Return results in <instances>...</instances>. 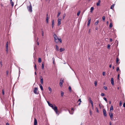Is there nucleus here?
<instances>
[{"mask_svg":"<svg viewBox=\"0 0 125 125\" xmlns=\"http://www.w3.org/2000/svg\"><path fill=\"white\" fill-rule=\"evenodd\" d=\"M90 115H91L92 114V112H91V110H90Z\"/></svg>","mask_w":125,"mask_h":125,"instance_id":"09e8293b","label":"nucleus"},{"mask_svg":"<svg viewBox=\"0 0 125 125\" xmlns=\"http://www.w3.org/2000/svg\"><path fill=\"white\" fill-rule=\"evenodd\" d=\"M89 99H90V100H89V102L91 104H93V102L91 100V98H89Z\"/></svg>","mask_w":125,"mask_h":125,"instance_id":"393cba45","label":"nucleus"},{"mask_svg":"<svg viewBox=\"0 0 125 125\" xmlns=\"http://www.w3.org/2000/svg\"><path fill=\"white\" fill-rule=\"evenodd\" d=\"M47 103H48V105L49 104H50L49 102L48 101H47Z\"/></svg>","mask_w":125,"mask_h":125,"instance_id":"69168bd1","label":"nucleus"},{"mask_svg":"<svg viewBox=\"0 0 125 125\" xmlns=\"http://www.w3.org/2000/svg\"><path fill=\"white\" fill-rule=\"evenodd\" d=\"M42 69H43L44 68V63L43 62H42Z\"/></svg>","mask_w":125,"mask_h":125,"instance_id":"6ab92c4d","label":"nucleus"},{"mask_svg":"<svg viewBox=\"0 0 125 125\" xmlns=\"http://www.w3.org/2000/svg\"><path fill=\"white\" fill-rule=\"evenodd\" d=\"M6 72L7 74V75H8V73H9L8 71H7Z\"/></svg>","mask_w":125,"mask_h":125,"instance_id":"603ef678","label":"nucleus"},{"mask_svg":"<svg viewBox=\"0 0 125 125\" xmlns=\"http://www.w3.org/2000/svg\"><path fill=\"white\" fill-rule=\"evenodd\" d=\"M38 91V88L37 87L35 88L34 90V93L36 94H38V93L37 92Z\"/></svg>","mask_w":125,"mask_h":125,"instance_id":"423d86ee","label":"nucleus"},{"mask_svg":"<svg viewBox=\"0 0 125 125\" xmlns=\"http://www.w3.org/2000/svg\"><path fill=\"white\" fill-rule=\"evenodd\" d=\"M111 82L112 84L113 85H114V79L113 78H112L111 79Z\"/></svg>","mask_w":125,"mask_h":125,"instance_id":"9b49d317","label":"nucleus"},{"mask_svg":"<svg viewBox=\"0 0 125 125\" xmlns=\"http://www.w3.org/2000/svg\"><path fill=\"white\" fill-rule=\"evenodd\" d=\"M48 89L49 90V91H50V93H51V92H52V90L51 89V88L50 87H48Z\"/></svg>","mask_w":125,"mask_h":125,"instance_id":"412c9836","label":"nucleus"},{"mask_svg":"<svg viewBox=\"0 0 125 125\" xmlns=\"http://www.w3.org/2000/svg\"><path fill=\"white\" fill-rule=\"evenodd\" d=\"M6 125H9V124L7 123H6Z\"/></svg>","mask_w":125,"mask_h":125,"instance_id":"0e129e2a","label":"nucleus"},{"mask_svg":"<svg viewBox=\"0 0 125 125\" xmlns=\"http://www.w3.org/2000/svg\"><path fill=\"white\" fill-rule=\"evenodd\" d=\"M61 19H58V25L59 26L61 24Z\"/></svg>","mask_w":125,"mask_h":125,"instance_id":"0eeeda50","label":"nucleus"},{"mask_svg":"<svg viewBox=\"0 0 125 125\" xmlns=\"http://www.w3.org/2000/svg\"><path fill=\"white\" fill-rule=\"evenodd\" d=\"M80 11H78V12L77 13V15L78 16H79L80 15Z\"/></svg>","mask_w":125,"mask_h":125,"instance_id":"c9c22d12","label":"nucleus"},{"mask_svg":"<svg viewBox=\"0 0 125 125\" xmlns=\"http://www.w3.org/2000/svg\"><path fill=\"white\" fill-rule=\"evenodd\" d=\"M91 104L92 109H94V106H93V104Z\"/></svg>","mask_w":125,"mask_h":125,"instance_id":"49530a36","label":"nucleus"},{"mask_svg":"<svg viewBox=\"0 0 125 125\" xmlns=\"http://www.w3.org/2000/svg\"><path fill=\"white\" fill-rule=\"evenodd\" d=\"M94 10V8L93 7H92L90 9V12L92 13Z\"/></svg>","mask_w":125,"mask_h":125,"instance_id":"a211bd4d","label":"nucleus"},{"mask_svg":"<svg viewBox=\"0 0 125 125\" xmlns=\"http://www.w3.org/2000/svg\"><path fill=\"white\" fill-rule=\"evenodd\" d=\"M115 4H113L112 6H111V9H113L114 8V6Z\"/></svg>","mask_w":125,"mask_h":125,"instance_id":"c85d7f7f","label":"nucleus"},{"mask_svg":"<svg viewBox=\"0 0 125 125\" xmlns=\"http://www.w3.org/2000/svg\"><path fill=\"white\" fill-rule=\"evenodd\" d=\"M0 64H1V66H2V62H1H1H0Z\"/></svg>","mask_w":125,"mask_h":125,"instance_id":"13d9d810","label":"nucleus"},{"mask_svg":"<svg viewBox=\"0 0 125 125\" xmlns=\"http://www.w3.org/2000/svg\"><path fill=\"white\" fill-rule=\"evenodd\" d=\"M41 83V84H42L43 83V79L42 76L40 77Z\"/></svg>","mask_w":125,"mask_h":125,"instance_id":"ddd939ff","label":"nucleus"},{"mask_svg":"<svg viewBox=\"0 0 125 125\" xmlns=\"http://www.w3.org/2000/svg\"><path fill=\"white\" fill-rule=\"evenodd\" d=\"M113 25L112 23H111L110 24L109 27L110 28H111L112 27Z\"/></svg>","mask_w":125,"mask_h":125,"instance_id":"c756f323","label":"nucleus"},{"mask_svg":"<svg viewBox=\"0 0 125 125\" xmlns=\"http://www.w3.org/2000/svg\"><path fill=\"white\" fill-rule=\"evenodd\" d=\"M2 93L4 95V90L3 89L2 90Z\"/></svg>","mask_w":125,"mask_h":125,"instance_id":"8fccbe9b","label":"nucleus"},{"mask_svg":"<svg viewBox=\"0 0 125 125\" xmlns=\"http://www.w3.org/2000/svg\"><path fill=\"white\" fill-rule=\"evenodd\" d=\"M29 3H30V5L27 6V8L28 10L29 11L31 12L32 11V7L30 2H29Z\"/></svg>","mask_w":125,"mask_h":125,"instance_id":"f03ea898","label":"nucleus"},{"mask_svg":"<svg viewBox=\"0 0 125 125\" xmlns=\"http://www.w3.org/2000/svg\"><path fill=\"white\" fill-rule=\"evenodd\" d=\"M52 60L53 62H54L55 61V59L54 57L53 58H52Z\"/></svg>","mask_w":125,"mask_h":125,"instance_id":"5fc2aeb1","label":"nucleus"},{"mask_svg":"<svg viewBox=\"0 0 125 125\" xmlns=\"http://www.w3.org/2000/svg\"><path fill=\"white\" fill-rule=\"evenodd\" d=\"M63 80L62 79H61L60 83V85L61 87H62V83H63Z\"/></svg>","mask_w":125,"mask_h":125,"instance_id":"39448f33","label":"nucleus"},{"mask_svg":"<svg viewBox=\"0 0 125 125\" xmlns=\"http://www.w3.org/2000/svg\"><path fill=\"white\" fill-rule=\"evenodd\" d=\"M61 96H62L64 95V93L62 91H61Z\"/></svg>","mask_w":125,"mask_h":125,"instance_id":"7c9ffc66","label":"nucleus"},{"mask_svg":"<svg viewBox=\"0 0 125 125\" xmlns=\"http://www.w3.org/2000/svg\"><path fill=\"white\" fill-rule=\"evenodd\" d=\"M37 120L35 118H34V125H37Z\"/></svg>","mask_w":125,"mask_h":125,"instance_id":"1a4fd4ad","label":"nucleus"},{"mask_svg":"<svg viewBox=\"0 0 125 125\" xmlns=\"http://www.w3.org/2000/svg\"><path fill=\"white\" fill-rule=\"evenodd\" d=\"M94 83L95 86H96L97 85V82H94Z\"/></svg>","mask_w":125,"mask_h":125,"instance_id":"de8ad7c7","label":"nucleus"},{"mask_svg":"<svg viewBox=\"0 0 125 125\" xmlns=\"http://www.w3.org/2000/svg\"><path fill=\"white\" fill-rule=\"evenodd\" d=\"M123 106L124 107H125V103H124L123 104Z\"/></svg>","mask_w":125,"mask_h":125,"instance_id":"6e6d98bb","label":"nucleus"},{"mask_svg":"<svg viewBox=\"0 0 125 125\" xmlns=\"http://www.w3.org/2000/svg\"><path fill=\"white\" fill-rule=\"evenodd\" d=\"M95 110H96L97 112V113L99 112V111L98 110V108L97 107H96Z\"/></svg>","mask_w":125,"mask_h":125,"instance_id":"72a5a7b5","label":"nucleus"},{"mask_svg":"<svg viewBox=\"0 0 125 125\" xmlns=\"http://www.w3.org/2000/svg\"><path fill=\"white\" fill-rule=\"evenodd\" d=\"M110 47V45L109 44H108L107 45V48L108 49H109V48Z\"/></svg>","mask_w":125,"mask_h":125,"instance_id":"58836bf2","label":"nucleus"},{"mask_svg":"<svg viewBox=\"0 0 125 125\" xmlns=\"http://www.w3.org/2000/svg\"><path fill=\"white\" fill-rule=\"evenodd\" d=\"M48 19L49 18L46 17V21L47 23H48Z\"/></svg>","mask_w":125,"mask_h":125,"instance_id":"b1692460","label":"nucleus"},{"mask_svg":"<svg viewBox=\"0 0 125 125\" xmlns=\"http://www.w3.org/2000/svg\"><path fill=\"white\" fill-rule=\"evenodd\" d=\"M69 112L70 113V114H71L72 115L73 114V112H72V113L71 114L70 113V112L69 111Z\"/></svg>","mask_w":125,"mask_h":125,"instance_id":"052dcab7","label":"nucleus"},{"mask_svg":"<svg viewBox=\"0 0 125 125\" xmlns=\"http://www.w3.org/2000/svg\"><path fill=\"white\" fill-rule=\"evenodd\" d=\"M109 104H111V101H109Z\"/></svg>","mask_w":125,"mask_h":125,"instance_id":"338daca9","label":"nucleus"},{"mask_svg":"<svg viewBox=\"0 0 125 125\" xmlns=\"http://www.w3.org/2000/svg\"><path fill=\"white\" fill-rule=\"evenodd\" d=\"M109 114L111 119L112 120L113 117V114L112 113L110 112L109 113Z\"/></svg>","mask_w":125,"mask_h":125,"instance_id":"6e6552de","label":"nucleus"},{"mask_svg":"<svg viewBox=\"0 0 125 125\" xmlns=\"http://www.w3.org/2000/svg\"><path fill=\"white\" fill-rule=\"evenodd\" d=\"M110 41L111 42L112 41V39H111V38H110Z\"/></svg>","mask_w":125,"mask_h":125,"instance_id":"bf43d9fd","label":"nucleus"},{"mask_svg":"<svg viewBox=\"0 0 125 125\" xmlns=\"http://www.w3.org/2000/svg\"><path fill=\"white\" fill-rule=\"evenodd\" d=\"M119 59L118 57L116 58V63L117 64L118 63V62L119 61Z\"/></svg>","mask_w":125,"mask_h":125,"instance_id":"a878e982","label":"nucleus"},{"mask_svg":"<svg viewBox=\"0 0 125 125\" xmlns=\"http://www.w3.org/2000/svg\"><path fill=\"white\" fill-rule=\"evenodd\" d=\"M61 43H62V40L61 39H58V40Z\"/></svg>","mask_w":125,"mask_h":125,"instance_id":"473e14b6","label":"nucleus"},{"mask_svg":"<svg viewBox=\"0 0 125 125\" xmlns=\"http://www.w3.org/2000/svg\"><path fill=\"white\" fill-rule=\"evenodd\" d=\"M69 90H70V91H71V88L70 86H69Z\"/></svg>","mask_w":125,"mask_h":125,"instance_id":"ea45409f","label":"nucleus"},{"mask_svg":"<svg viewBox=\"0 0 125 125\" xmlns=\"http://www.w3.org/2000/svg\"><path fill=\"white\" fill-rule=\"evenodd\" d=\"M11 5L12 7H13L14 5V2H11Z\"/></svg>","mask_w":125,"mask_h":125,"instance_id":"4c0bfd02","label":"nucleus"},{"mask_svg":"<svg viewBox=\"0 0 125 125\" xmlns=\"http://www.w3.org/2000/svg\"><path fill=\"white\" fill-rule=\"evenodd\" d=\"M113 110V106L112 105H111V107H110V112H111V110L112 111Z\"/></svg>","mask_w":125,"mask_h":125,"instance_id":"dca6fc26","label":"nucleus"},{"mask_svg":"<svg viewBox=\"0 0 125 125\" xmlns=\"http://www.w3.org/2000/svg\"><path fill=\"white\" fill-rule=\"evenodd\" d=\"M46 17L49 18V17H48V14H46Z\"/></svg>","mask_w":125,"mask_h":125,"instance_id":"4d7b16f0","label":"nucleus"},{"mask_svg":"<svg viewBox=\"0 0 125 125\" xmlns=\"http://www.w3.org/2000/svg\"><path fill=\"white\" fill-rule=\"evenodd\" d=\"M105 16H103V17H102L103 20V21L105 20Z\"/></svg>","mask_w":125,"mask_h":125,"instance_id":"e433bc0d","label":"nucleus"},{"mask_svg":"<svg viewBox=\"0 0 125 125\" xmlns=\"http://www.w3.org/2000/svg\"><path fill=\"white\" fill-rule=\"evenodd\" d=\"M56 49L57 51H58L59 50V48L58 47V46H57V45H56Z\"/></svg>","mask_w":125,"mask_h":125,"instance_id":"5701e85b","label":"nucleus"},{"mask_svg":"<svg viewBox=\"0 0 125 125\" xmlns=\"http://www.w3.org/2000/svg\"><path fill=\"white\" fill-rule=\"evenodd\" d=\"M8 42H7L6 44V52L7 53L8 51Z\"/></svg>","mask_w":125,"mask_h":125,"instance_id":"20e7f679","label":"nucleus"},{"mask_svg":"<svg viewBox=\"0 0 125 125\" xmlns=\"http://www.w3.org/2000/svg\"><path fill=\"white\" fill-rule=\"evenodd\" d=\"M36 70H35V73H34L35 74V75H36V74H37V73H36Z\"/></svg>","mask_w":125,"mask_h":125,"instance_id":"680f3d73","label":"nucleus"},{"mask_svg":"<svg viewBox=\"0 0 125 125\" xmlns=\"http://www.w3.org/2000/svg\"><path fill=\"white\" fill-rule=\"evenodd\" d=\"M103 112L104 115L105 116H106L107 115L106 114V111L104 109H103Z\"/></svg>","mask_w":125,"mask_h":125,"instance_id":"9d476101","label":"nucleus"},{"mask_svg":"<svg viewBox=\"0 0 125 125\" xmlns=\"http://www.w3.org/2000/svg\"><path fill=\"white\" fill-rule=\"evenodd\" d=\"M122 102L121 101H120V102L119 103V105L120 106H121L122 105Z\"/></svg>","mask_w":125,"mask_h":125,"instance_id":"a18cd8bd","label":"nucleus"},{"mask_svg":"<svg viewBox=\"0 0 125 125\" xmlns=\"http://www.w3.org/2000/svg\"><path fill=\"white\" fill-rule=\"evenodd\" d=\"M99 22V21H97L95 22L94 24L96 25H97L98 23Z\"/></svg>","mask_w":125,"mask_h":125,"instance_id":"aec40b11","label":"nucleus"},{"mask_svg":"<svg viewBox=\"0 0 125 125\" xmlns=\"http://www.w3.org/2000/svg\"><path fill=\"white\" fill-rule=\"evenodd\" d=\"M119 70V68L118 67H117L116 68V71L118 72Z\"/></svg>","mask_w":125,"mask_h":125,"instance_id":"79ce46f5","label":"nucleus"},{"mask_svg":"<svg viewBox=\"0 0 125 125\" xmlns=\"http://www.w3.org/2000/svg\"><path fill=\"white\" fill-rule=\"evenodd\" d=\"M49 105L50 107L52 108V109H53L54 111L55 112L56 114H57L58 115H59V114L58 113L57 108L55 104H53V105H52V104L50 103L49 104Z\"/></svg>","mask_w":125,"mask_h":125,"instance_id":"f257e3e1","label":"nucleus"},{"mask_svg":"<svg viewBox=\"0 0 125 125\" xmlns=\"http://www.w3.org/2000/svg\"><path fill=\"white\" fill-rule=\"evenodd\" d=\"M34 68L35 70H37L36 65L35 64L34 65Z\"/></svg>","mask_w":125,"mask_h":125,"instance_id":"cd10ccee","label":"nucleus"},{"mask_svg":"<svg viewBox=\"0 0 125 125\" xmlns=\"http://www.w3.org/2000/svg\"><path fill=\"white\" fill-rule=\"evenodd\" d=\"M101 2L100 0H99L98 1V2L96 3V5L97 6H99L100 5V4Z\"/></svg>","mask_w":125,"mask_h":125,"instance_id":"4468645a","label":"nucleus"},{"mask_svg":"<svg viewBox=\"0 0 125 125\" xmlns=\"http://www.w3.org/2000/svg\"><path fill=\"white\" fill-rule=\"evenodd\" d=\"M104 99L106 102H107V99H106V98L105 97H104Z\"/></svg>","mask_w":125,"mask_h":125,"instance_id":"c03bdc74","label":"nucleus"},{"mask_svg":"<svg viewBox=\"0 0 125 125\" xmlns=\"http://www.w3.org/2000/svg\"><path fill=\"white\" fill-rule=\"evenodd\" d=\"M52 28H53L54 26V20H53L52 21Z\"/></svg>","mask_w":125,"mask_h":125,"instance_id":"f8f14e48","label":"nucleus"},{"mask_svg":"<svg viewBox=\"0 0 125 125\" xmlns=\"http://www.w3.org/2000/svg\"><path fill=\"white\" fill-rule=\"evenodd\" d=\"M104 89L105 90H107V89L106 86H104L103 87Z\"/></svg>","mask_w":125,"mask_h":125,"instance_id":"f704fd0d","label":"nucleus"},{"mask_svg":"<svg viewBox=\"0 0 125 125\" xmlns=\"http://www.w3.org/2000/svg\"><path fill=\"white\" fill-rule=\"evenodd\" d=\"M79 101L80 102H81V99H79V100L78 101V102H79Z\"/></svg>","mask_w":125,"mask_h":125,"instance_id":"864d4df0","label":"nucleus"},{"mask_svg":"<svg viewBox=\"0 0 125 125\" xmlns=\"http://www.w3.org/2000/svg\"><path fill=\"white\" fill-rule=\"evenodd\" d=\"M61 13L60 12H58V14L57 16V17H58L60 15V14Z\"/></svg>","mask_w":125,"mask_h":125,"instance_id":"2f4dec72","label":"nucleus"},{"mask_svg":"<svg viewBox=\"0 0 125 125\" xmlns=\"http://www.w3.org/2000/svg\"><path fill=\"white\" fill-rule=\"evenodd\" d=\"M101 95L102 96H104V93H102L101 94Z\"/></svg>","mask_w":125,"mask_h":125,"instance_id":"a19ab883","label":"nucleus"},{"mask_svg":"<svg viewBox=\"0 0 125 125\" xmlns=\"http://www.w3.org/2000/svg\"><path fill=\"white\" fill-rule=\"evenodd\" d=\"M110 68H111V67H112V65L111 64H110V65H109V66Z\"/></svg>","mask_w":125,"mask_h":125,"instance_id":"e2e57ef3","label":"nucleus"},{"mask_svg":"<svg viewBox=\"0 0 125 125\" xmlns=\"http://www.w3.org/2000/svg\"><path fill=\"white\" fill-rule=\"evenodd\" d=\"M119 74H118V76H117V79L118 80L119 79Z\"/></svg>","mask_w":125,"mask_h":125,"instance_id":"3c124183","label":"nucleus"},{"mask_svg":"<svg viewBox=\"0 0 125 125\" xmlns=\"http://www.w3.org/2000/svg\"><path fill=\"white\" fill-rule=\"evenodd\" d=\"M53 36L54 38L55 42H59L58 40L59 38L55 34H54L53 35Z\"/></svg>","mask_w":125,"mask_h":125,"instance_id":"7ed1b4c3","label":"nucleus"},{"mask_svg":"<svg viewBox=\"0 0 125 125\" xmlns=\"http://www.w3.org/2000/svg\"><path fill=\"white\" fill-rule=\"evenodd\" d=\"M115 68V67H114V66H113V69H114Z\"/></svg>","mask_w":125,"mask_h":125,"instance_id":"774afa93","label":"nucleus"},{"mask_svg":"<svg viewBox=\"0 0 125 125\" xmlns=\"http://www.w3.org/2000/svg\"><path fill=\"white\" fill-rule=\"evenodd\" d=\"M60 52L63 51L64 50V49L63 48H61L60 49Z\"/></svg>","mask_w":125,"mask_h":125,"instance_id":"bb28decb","label":"nucleus"},{"mask_svg":"<svg viewBox=\"0 0 125 125\" xmlns=\"http://www.w3.org/2000/svg\"><path fill=\"white\" fill-rule=\"evenodd\" d=\"M91 19L88 20V22L87 24V26H89V25L90 24V22H91Z\"/></svg>","mask_w":125,"mask_h":125,"instance_id":"2eb2a0df","label":"nucleus"},{"mask_svg":"<svg viewBox=\"0 0 125 125\" xmlns=\"http://www.w3.org/2000/svg\"><path fill=\"white\" fill-rule=\"evenodd\" d=\"M103 76H105V72H103Z\"/></svg>","mask_w":125,"mask_h":125,"instance_id":"37998d69","label":"nucleus"},{"mask_svg":"<svg viewBox=\"0 0 125 125\" xmlns=\"http://www.w3.org/2000/svg\"><path fill=\"white\" fill-rule=\"evenodd\" d=\"M39 86H40V87L41 90L42 91H43V87H42V85L41 84H40Z\"/></svg>","mask_w":125,"mask_h":125,"instance_id":"f3484780","label":"nucleus"},{"mask_svg":"<svg viewBox=\"0 0 125 125\" xmlns=\"http://www.w3.org/2000/svg\"><path fill=\"white\" fill-rule=\"evenodd\" d=\"M38 62L39 63H40L41 62L42 60L41 58H39L38 59Z\"/></svg>","mask_w":125,"mask_h":125,"instance_id":"4be33fe9","label":"nucleus"}]
</instances>
